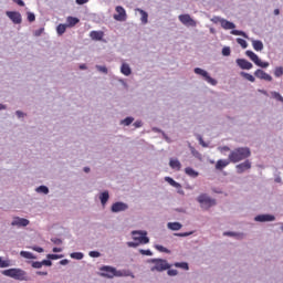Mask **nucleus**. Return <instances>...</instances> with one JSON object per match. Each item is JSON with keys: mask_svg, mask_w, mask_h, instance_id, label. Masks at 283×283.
Wrapping results in <instances>:
<instances>
[{"mask_svg": "<svg viewBox=\"0 0 283 283\" xmlns=\"http://www.w3.org/2000/svg\"><path fill=\"white\" fill-rule=\"evenodd\" d=\"M185 174L187 176H189L190 178H198V176H200V172L199 171H196L193 168L191 167H187L185 169Z\"/></svg>", "mask_w": 283, "mask_h": 283, "instance_id": "obj_28", "label": "nucleus"}, {"mask_svg": "<svg viewBox=\"0 0 283 283\" xmlns=\"http://www.w3.org/2000/svg\"><path fill=\"white\" fill-rule=\"evenodd\" d=\"M252 48L255 50V52H262L264 50V43H262L260 40H253Z\"/></svg>", "mask_w": 283, "mask_h": 283, "instance_id": "obj_25", "label": "nucleus"}, {"mask_svg": "<svg viewBox=\"0 0 283 283\" xmlns=\"http://www.w3.org/2000/svg\"><path fill=\"white\" fill-rule=\"evenodd\" d=\"M237 43H238L239 45H241V48H242L243 50H247V48H249V43H247V40H244V39H242V38H238V39H237Z\"/></svg>", "mask_w": 283, "mask_h": 283, "instance_id": "obj_38", "label": "nucleus"}, {"mask_svg": "<svg viewBox=\"0 0 283 283\" xmlns=\"http://www.w3.org/2000/svg\"><path fill=\"white\" fill-rule=\"evenodd\" d=\"M167 227L170 231H180L182 229V224L180 222H168Z\"/></svg>", "mask_w": 283, "mask_h": 283, "instance_id": "obj_27", "label": "nucleus"}, {"mask_svg": "<svg viewBox=\"0 0 283 283\" xmlns=\"http://www.w3.org/2000/svg\"><path fill=\"white\" fill-rule=\"evenodd\" d=\"M197 140L199 142V144L201 145V147H209V144L205 142V139H202V135L197 134L196 135Z\"/></svg>", "mask_w": 283, "mask_h": 283, "instance_id": "obj_43", "label": "nucleus"}, {"mask_svg": "<svg viewBox=\"0 0 283 283\" xmlns=\"http://www.w3.org/2000/svg\"><path fill=\"white\" fill-rule=\"evenodd\" d=\"M30 224V220L21 218V217H14L11 227H28Z\"/></svg>", "mask_w": 283, "mask_h": 283, "instance_id": "obj_14", "label": "nucleus"}, {"mask_svg": "<svg viewBox=\"0 0 283 283\" xmlns=\"http://www.w3.org/2000/svg\"><path fill=\"white\" fill-rule=\"evenodd\" d=\"M210 21H211L212 23H220V24L222 25V21H224V18H221V17L216 15V17L211 18Z\"/></svg>", "mask_w": 283, "mask_h": 283, "instance_id": "obj_49", "label": "nucleus"}, {"mask_svg": "<svg viewBox=\"0 0 283 283\" xmlns=\"http://www.w3.org/2000/svg\"><path fill=\"white\" fill-rule=\"evenodd\" d=\"M241 76H244L250 83H255V77L247 72H241Z\"/></svg>", "mask_w": 283, "mask_h": 283, "instance_id": "obj_41", "label": "nucleus"}, {"mask_svg": "<svg viewBox=\"0 0 283 283\" xmlns=\"http://www.w3.org/2000/svg\"><path fill=\"white\" fill-rule=\"evenodd\" d=\"M119 72L124 76H132V66H129V64H127L126 62H123Z\"/></svg>", "mask_w": 283, "mask_h": 283, "instance_id": "obj_19", "label": "nucleus"}, {"mask_svg": "<svg viewBox=\"0 0 283 283\" xmlns=\"http://www.w3.org/2000/svg\"><path fill=\"white\" fill-rule=\"evenodd\" d=\"M95 67H96L97 72H101L102 74H107V72H108L107 66L96 65Z\"/></svg>", "mask_w": 283, "mask_h": 283, "instance_id": "obj_47", "label": "nucleus"}, {"mask_svg": "<svg viewBox=\"0 0 283 283\" xmlns=\"http://www.w3.org/2000/svg\"><path fill=\"white\" fill-rule=\"evenodd\" d=\"M67 24H59L56 27V32L59 34V36H63V34H65V31L67 30Z\"/></svg>", "mask_w": 283, "mask_h": 283, "instance_id": "obj_35", "label": "nucleus"}, {"mask_svg": "<svg viewBox=\"0 0 283 283\" xmlns=\"http://www.w3.org/2000/svg\"><path fill=\"white\" fill-rule=\"evenodd\" d=\"M2 275H6V277H12V280H18V282H30V275H28V272L17 268L3 270Z\"/></svg>", "mask_w": 283, "mask_h": 283, "instance_id": "obj_3", "label": "nucleus"}, {"mask_svg": "<svg viewBox=\"0 0 283 283\" xmlns=\"http://www.w3.org/2000/svg\"><path fill=\"white\" fill-rule=\"evenodd\" d=\"M258 67L266 69L269 67V62H262V60H259V63H256Z\"/></svg>", "mask_w": 283, "mask_h": 283, "instance_id": "obj_57", "label": "nucleus"}, {"mask_svg": "<svg viewBox=\"0 0 283 283\" xmlns=\"http://www.w3.org/2000/svg\"><path fill=\"white\" fill-rule=\"evenodd\" d=\"M221 28H223V30H235V23L223 19L221 20Z\"/></svg>", "mask_w": 283, "mask_h": 283, "instance_id": "obj_24", "label": "nucleus"}, {"mask_svg": "<svg viewBox=\"0 0 283 283\" xmlns=\"http://www.w3.org/2000/svg\"><path fill=\"white\" fill-rule=\"evenodd\" d=\"M117 81H118V83H120V85H123V87H125V90H127V87H129V85L127 84V82H125L124 78L118 77Z\"/></svg>", "mask_w": 283, "mask_h": 283, "instance_id": "obj_59", "label": "nucleus"}, {"mask_svg": "<svg viewBox=\"0 0 283 283\" xmlns=\"http://www.w3.org/2000/svg\"><path fill=\"white\" fill-rule=\"evenodd\" d=\"M88 255H90V258H101V252H98V251H90Z\"/></svg>", "mask_w": 283, "mask_h": 283, "instance_id": "obj_56", "label": "nucleus"}, {"mask_svg": "<svg viewBox=\"0 0 283 283\" xmlns=\"http://www.w3.org/2000/svg\"><path fill=\"white\" fill-rule=\"evenodd\" d=\"M72 260H83L85 258V254L83 252H73L71 253Z\"/></svg>", "mask_w": 283, "mask_h": 283, "instance_id": "obj_36", "label": "nucleus"}, {"mask_svg": "<svg viewBox=\"0 0 283 283\" xmlns=\"http://www.w3.org/2000/svg\"><path fill=\"white\" fill-rule=\"evenodd\" d=\"M130 235L139 244H149V237H147V231L145 230H134L130 232Z\"/></svg>", "mask_w": 283, "mask_h": 283, "instance_id": "obj_6", "label": "nucleus"}, {"mask_svg": "<svg viewBox=\"0 0 283 283\" xmlns=\"http://www.w3.org/2000/svg\"><path fill=\"white\" fill-rule=\"evenodd\" d=\"M271 95H272V98H275V101H279L280 103H283V96L279 92L273 91L271 93Z\"/></svg>", "mask_w": 283, "mask_h": 283, "instance_id": "obj_40", "label": "nucleus"}, {"mask_svg": "<svg viewBox=\"0 0 283 283\" xmlns=\"http://www.w3.org/2000/svg\"><path fill=\"white\" fill-rule=\"evenodd\" d=\"M195 74H198V76H202V78L205 81H207L209 83V85H218V81H216V78L209 76V72H207L203 69L200 67H196L193 70Z\"/></svg>", "mask_w": 283, "mask_h": 283, "instance_id": "obj_7", "label": "nucleus"}, {"mask_svg": "<svg viewBox=\"0 0 283 283\" xmlns=\"http://www.w3.org/2000/svg\"><path fill=\"white\" fill-rule=\"evenodd\" d=\"M247 56H249V59L251 61H253L256 65L258 63H260V56H258V54H255L253 51H247L245 52Z\"/></svg>", "mask_w": 283, "mask_h": 283, "instance_id": "obj_29", "label": "nucleus"}, {"mask_svg": "<svg viewBox=\"0 0 283 283\" xmlns=\"http://www.w3.org/2000/svg\"><path fill=\"white\" fill-rule=\"evenodd\" d=\"M178 238H189V235H193V231L190 232H181L176 234Z\"/></svg>", "mask_w": 283, "mask_h": 283, "instance_id": "obj_51", "label": "nucleus"}, {"mask_svg": "<svg viewBox=\"0 0 283 283\" xmlns=\"http://www.w3.org/2000/svg\"><path fill=\"white\" fill-rule=\"evenodd\" d=\"M15 116L21 119V118L25 117L27 114L23 113V111H15Z\"/></svg>", "mask_w": 283, "mask_h": 283, "instance_id": "obj_60", "label": "nucleus"}, {"mask_svg": "<svg viewBox=\"0 0 283 283\" xmlns=\"http://www.w3.org/2000/svg\"><path fill=\"white\" fill-rule=\"evenodd\" d=\"M134 127H136V129L143 127V120H136L134 124Z\"/></svg>", "mask_w": 283, "mask_h": 283, "instance_id": "obj_63", "label": "nucleus"}, {"mask_svg": "<svg viewBox=\"0 0 283 283\" xmlns=\"http://www.w3.org/2000/svg\"><path fill=\"white\" fill-rule=\"evenodd\" d=\"M231 34H233L234 36H243V39H249V35H247L244 31L232 30Z\"/></svg>", "mask_w": 283, "mask_h": 283, "instance_id": "obj_37", "label": "nucleus"}, {"mask_svg": "<svg viewBox=\"0 0 283 283\" xmlns=\"http://www.w3.org/2000/svg\"><path fill=\"white\" fill-rule=\"evenodd\" d=\"M167 275H169V277H176V275H178V270H171L170 268L167 271Z\"/></svg>", "mask_w": 283, "mask_h": 283, "instance_id": "obj_52", "label": "nucleus"}, {"mask_svg": "<svg viewBox=\"0 0 283 283\" xmlns=\"http://www.w3.org/2000/svg\"><path fill=\"white\" fill-rule=\"evenodd\" d=\"M105 36V33L103 31H91L90 38L92 41H103V38Z\"/></svg>", "mask_w": 283, "mask_h": 283, "instance_id": "obj_20", "label": "nucleus"}, {"mask_svg": "<svg viewBox=\"0 0 283 283\" xmlns=\"http://www.w3.org/2000/svg\"><path fill=\"white\" fill-rule=\"evenodd\" d=\"M274 75L276 76V78H280V76H283V67L282 66H277L274 70Z\"/></svg>", "mask_w": 283, "mask_h": 283, "instance_id": "obj_46", "label": "nucleus"}, {"mask_svg": "<svg viewBox=\"0 0 283 283\" xmlns=\"http://www.w3.org/2000/svg\"><path fill=\"white\" fill-rule=\"evenodd\" d=\"M99 202L102 207H106L107 202H109V191L105 190L99 193Z\"/></svg>", "mask_w": 283, "mask_h": 283, "instance_id": "obj_21", "label": "nucleus"}, {"mask_svg": "<svg viewBox=\"0 0 283 283\" xmlns=\"http://www.w3.org/2000/svg\"><path fill=\"white\" fill-rule=\"evenodd\" d=\"M48 260H61L63 258L62 254H48L46 255Z\"/></svg>", "mask_w": 283, "mask_h": 283, "instance_id": "obj_50", "label": "nucleus"}, {"mask_svg": "<svg viewBox=\"0 0 283 283\" xmlns=\"http://www.w3.org/2000/svg\"><path fill=\"white\" fill-rule=\"evenodd\" d=\"M237 174H244V171H249L251 169V161L249 159L244 160L241 164L235 166Z\"/></svg>", "mask_w": 283, "mask_h": 283, "instance_id": "obj_12", "label": "nucleus"}, {"mask_svg": "<svg viewBox=\"0 0 283 283\" xmlns=\"http://www.w3.org/2000/svg\"><path fill=\"white\" fill-rule=\"evenodd\" d=\"M115 11L117 12V14L113 15V19H115V21H127V11H125V8L117 6L115 8Z\"/></svg>", "mask_w": 283, "mask_h": 283, "instance_id": "obj_11", "label": "nucleus"}, {"mask_svg": "<svg viewBox=\"0 0 283 283\" xmlns=\"http://www.w3.org/2000/svg\"><path fill=\"white\" fill-rule=\"evenodd\" d=\"M35 192L48 196V193H50V188H48V186H39L38 188H35Z\"/></svg>", "mask_w": 283, "mask_h": 283, "instance_id": "obj_34", "label": "nucleus"}, {"mask_svg": "<svg viewBox=\"0 0 283 283\" xmlns=\"http://www.w3.org/2000/svg\"><path fill=\"white\" fill-rule=\"evenodd\" d=\"M149 264H154L153 268H150V271L154 273V271H157V273H163V271H168V269H171V264L167 262L165 259H150L148 260Z\"/></svg>", "mask_w": 283, "mask_h": 283, "instance_id": "obj_5", "label": "nucleus"}, {"mask_svg": "<svg viewBox=\"0 0 283 283\" xmlns=\"http://www.w3.org/2000/svg\"><path fill=\"white\" fill-rule=\"evenodd\" d=\"M254 222H275V216L259 214V216L254 217Z\"/></svg>", "mask_w": 283, "mask_h": 283, "instance_id": "obj_13", "label": "nucleus"}, {"mask_svg": "<svg viewBox=\"0 0 283 283\" xmlns=\"http://www.w3.org/2000/svg\"><path fill=\"white\" fill-rule=\"evenodd\" d=\"M27 17H28V21L30 23H34V21H36V15H34V13H32V12H28Z\"/></svg>", "mask_w": 283, "mask_h": 283, "instance_id": "obj_48", "label": "nucleus"}, {"mask_svg": "<svg viewBox=\"0 0 283 283\" xmlns=\"http://www.w3.org/2000/svg\"><path fill=\"white\" fill-rule=\"evenodd\" d=\"M274 182H277V184H280V182H282V177H280V172L279 174H274Z\"/></svg>", "mask_w": 283, "mask_h": 283, "instance_id": "obj_64", "label": "nucleus"}, {"mask_svg": "<svg viewBox=\"0 0 283 283\" xmlns=\"http://www.w3.org/2000/svg\"><path fill=\"white\" fill-rule=\"evenodd\" d=\"M196 200L200 205V209H202V211H209L211 207H216V205H218L216 199L209 196V193H201Z\"/></svg>", "mask_w": 283, "mask_h": 283, "instance_id": "obj_4", "label": "nucleus"}, {"mask_svg": "<svg viewBox=\"0 0 283 283\" xmlns=\"http://www.w3.org/2000/svg\"><path fill=\"white\" fill-rule=\"evenodd\" d=\"M165 182H168V185H170V187H175V189H180L181 187L180 184L174 180L171 177H165Z\"/></svg>", "mask_w": 283, "mask_h": 283, "instance_id": "obj_30", "label": "nucleus"}, {"mask_svg": "<svg viewBox=\"0 0 283 283\" xmlns=\"http://www.w3.org/2000/svg\"><path fill=\"white\" fill-rule=\"evenodd\" d=\"M188 149L190 150L193 158H197V160H202V154H200V151H198L196 147L191 145V143H188Z\"/></svg>", "mask_w": 283, "mask_h": 283, "instance_id": "obj_23", "label": "nucleus"}, {"mask_svg": "<svg viewBox=\"0 0 283 283\" xmlns=\"http://www.w3.org/2000/svg\"><path fill=\"white\" fill-rule=\"evenodd\" d=\"M128 209H129V205H127L126 202H123V201L114 202L111 206L112 213H123V212L127 211Z\"/></svg>", "mask_w": 283, "mask_h": 283, "instance_id": "obj_8", "label": "nucleus"}, {"mask_svg": "<svg viewBox=\"0 0 283 283\" xmlns=\"http://www.w3.org/2000/svg\"><path fill=\"white\" fill-rule=\"evenodd\" d=\"M31 266L33 269H43V265L41 264V261H33V262H31Z\"/></svg>", "mask_w": 283, "mask_h": 283, "instance_id": "obj_53", "label": "nucleus"}, {"mask_svg": "<svg viewBox=\"0 0 283 283\" xmlns=\"http://www.w3.org/2000/svg\"><path fill=\"white\" fill-rule=\"evenodd\" d=\"M139 253H140L142 255H148V256L154 255V252H151V250H144V249H140V250H139Z\"/></svg>", "mask_w": 283, "mask_h": 283, "instance_id": "obj_55", "label": "nucleus"}, {"mask_svg": "<svg viewBox=\"0 0 283 283\" xmlns=\"http://www.w3.org/2000/svg\"><path fill=\"white\" fill-rule=\"evenodd\" d=\"M218 149L219 151H221V154H224V151H231V148H229V146H221Z\"/></svg>", "mask_w": 283, "mask_h": 283, "instance_id": "obj_62", "label": "nucleus"}, {"mask_svg": "<svg viewBox=\"0 0 283 283\" xmlns=\"http://www.w3.org/2000/svg\"><path fill=\"white\" fill-rule=\"evenodd\" d=\"M40 263L42 264V266H52V261L50 259L43 260Z\"/></svg>", "mask_w": 283, "mask_h": 283, "instance_id": "obj_61", "label": "nucleus"}, {"mask_svg": "<svg viewBox=\"0 0 283 283\" xmlns=\"http://www.w3.org/2000/svg\"><path fill=\"white\" fill-rule=\"evenodd\" d=\"M101 277H107V280H114V277H132L134 280L136 275L129 270H117L112 265H103L99 268Z\"/></svg>", "mask_w": 283, "mask_h": 283, "instance_id": "obj_1", "label": "nucleus"}, {"mask_svg": "<svg viewBox=\"0 0 283 283\" xmlns=\"http://www.w3.org/2000/svg\"><path fill=\"white\" fill-rule=\"evenodd\" d=\"M247 158H251V149L249 147H238L230 150L228 159L233 165L238 163H242V160H247Z\"/></svg>", "mask_w": 283, "mask_h": 283, "instance_id": "obj_2", "label": "nucleus"}, {"mask_svg": "<svg viewBox=\"0 0 283 283\" xmlns=\"http://www.w3.org/2000/svg\"><path fill=\"white\" fill-rule=\"evenodd\" d=\"M254 76H256V78H261V81H273V77L270 74L260 69L254 72Z\"/></svg>", "mask_w": 283, "mask_h": 283, "instance_id": "obj_15", "label": "nucleus"}, {"mask_svg": "<svg viewBox=\"0 0 283 283\" xmlns=\"http://www.w3.org/2000/svg\"><path fill=\"white\" fill-rule=\"evenodd\" d=\"M174 266L176 269H182V271H189V263L187 262H175Z\"/></svg>", "mask_w": 283, "mask_h": 283, "instance_id": "obj_31", "label": "nucleus"}, {"mask_svg": "<svg viewBox=\"0 0 283 283\" xmlns=\"http://www.w3.org/2000/svg\"><path fill=\"white\" fill-rule=\"evenodd\" d=\"M178 19L186 28H196V25H198V22H196L190 14H180Z\"/></svg>", "mask_w": 283, "mask_h": 283, "instance_id": "obj_9", "label": "nucleus"}, {"mask_svg": "<svg viewBox=\"0 0 283 283\" xmlns=\"http://www.w3.org/2000/svg\"><path fill=\"white\" fill-rule=\"evenodd\" d=\"M10 266V260H3V256H0V269H8Z\"/></svg>", "mask_w": 283, "mask_h": 283, "instance_id": "obj_39", "label": "nucleus"}, {"mask_svg": "<svg viewBox=\"0 0 283 283\" xmlns=\"http://www.w3.org/2000/svg\"><path fill=\"white\" fill-rule=\"evenodd\" d=\"M51 242H53V244H56L57 247L63 244V240H61L59 238H52Z\"/></svg>", "mask_w": 283, "mask_h": 283, "instance_id": "obj_58", "label": "nucleus"}, {"mask_svg": "<svg viewBox=\"0 0 283 283\" xmlns=\"http://www.w3.org/2000/svg\"><path fill=\"white\" fill-rule=\"evenodd\" d=\"M126 244L129 249H138V247H140V243L138 241H128Z\"/></svg>", "mask_w": 283, "mask_h": 283, "instance_id": "obj_44", "label": "nucleus"}, {"mask_svg": "<svg viewBox=\"0 0 283 283\" xmlns=\"http://www.w3.org/2000/svg\"><path fill=\"white\" fill-rule=\"evenodd\" d=\"M237 65L241 67V70H252L253 64L245 59H237Z\"/></svg>", "mask_w": 283, "mask_h": 283, "instance_id": "obj_17", "label": "nucleus"}, {"mask_svg": "<svg viewBox=\"0 0 283 283\" xmlns=\"http://www.w3.org/2000/svg\"><path fill=\"white\" fill-rule=\"evenodd\" d=\"M222 55L223 56H231V48L226 46L222 49Z\"/></svg>", "mask_w": 283, "mask_h": 283, "instance_id": "obj_54", "label": "nucleus"}, {"mask_svg": "<svg viewBox=\"0 0 283 283\" xmlns=\"http://www.w3.org/2000/svg\"><path fill=\"white\" fill-rule=\"evenodd\" d=\"M169 167L175 169L176 171H180V169H182V164H180V160L178 159L170 158Z\"/></svg>", "mask_w": 283, "mask_h": 283, "instance_id": "obj_22", "label": "nucleus"}, {"mask_svg": "<svg viewBox=\"0 0 283 283\" xmlns=\"http://www.w3.org/2000/svg\"><path fill=\"white\" fill-rule=\"evenodd\" d=\"M231 165V160L228 159H219L216 164L217 171H222L226 167H229Z\"/></svg>", "mask_w": 283, "mask_h": 283, "instance_id": "obj_18", "label": "nucleus"}, {"mask_svg": "<svg viewBox=\"0 0 283 283\" xmlns=\"http://www.w3.org/2000/svg\"><path fill=\"white\" fill-rule=\"evenodd\" d=\"M155 249L157 251H160V253H170L169 249H167V248H165V247H163L160 244L155 245Z\"/></svg>", "mask_w": 283, "mask_h": 283, "instance_id": "obj_45", "label": "nucleus"}, {"mask_svg": "<svg viewBox=\"0 0 283 283\" xmlns=\"http://www.w3.org/2000/svg\"><path fill=\"white\" fill-rule=\"evenodd\" d=\"M21 258H24L25 260H36V256L32 252L28 251H21L20 252Z\"/></svg>", "mask_w": 283, "mask_h": 283, "instance_id": "obj_32", "label": "nucleus"}, {"mask_svg": "<svg viewBox=\"0 0 283 283\" xmlns=\"http://www.w3.org/2000/svg\"><path fill=\"white\" fill-rule=\"evenodd\" d=\"M223 235H227L228 238H237V239H240L242 237V234L237 232H231V231L223 232Z\"/></svg>", "mask_w": 283, "mask_h": 283, "instance_id": "obj_42", "label": "nucleus"}, {"mask_svg": "<svg viewBox=\"0 0 283 283\" xmlns=\"http://www.w3.org/2000/svg\"><path fill=\"white\" fill-rule=\"evenodd\" d=\"M134 123V117L128 116L119 122V125H123L124 127H129Z\"/></svg>", "mask_w": 283, "mask_h": 283, "instance_id": "obj_33", "label": "nucleus"}, {"mask_svg": "<svg viewBox=\"0 0 283 283\" xmlns=\"http://www.w3.org/2000/svg\"><path fill=\"white\" fill-rule=\"evenodd\" d=\"M80 19L78 18H74V17H67L66 18V25L67 28H74V25H76L77 23H80Z\"/></svg>", "mask_w": 283, "mask_h": 283, "instance_id": "obj_26", "label": "nucleus"}, {"mask_svg": "<svg viewBox=\"0 0 283 283\" xmlns=\"http://www.w3.org/2000/svg\"><path fill=\"white\" fill-rule=\"evenodd\" d=\"M6 15L14 23L15 25H21L23 23V17L18 11H7Z\"/></svg>", "mask_w": 283, "mask_h": 283, "instance_id": "obj_10", "label": "nucleus"}, {"mask_svg": "<svg viewBox=\"0 0 283 283\" xmlns=\"http://www.w3.org/2000/svg\"><path fill=\"white\" fill-rule=\"evenodd\" d=\"M135 12H139L142 25H147V23H149V13H147V11L137 8L135 9Z\"/></svg>", "mask_w": 283, "mask_h": 283, "instance_id": "obj_16", "label": "nucleus"}]
</instances>
